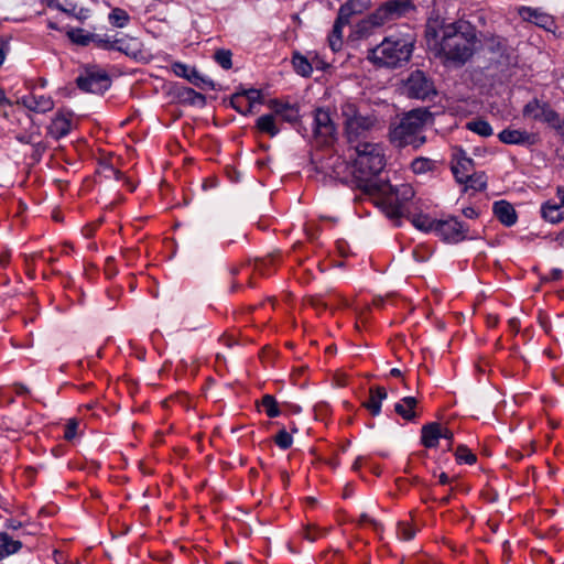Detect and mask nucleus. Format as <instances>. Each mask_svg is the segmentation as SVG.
Here are the masks:
<instances>
[{"mask_svg":"<svg viewBox=\"0 0 564 564\" xmlns=\"http://www.w3.org/2000/svg\"><path fill=\"white\" fill-rule=\"evenodd\" d=\"M555 240L561 247L564 248V228L558 232Z\"/></svg>","mask_w":564,"mask_h":564,"instance_id":"774afa93","label":"nucleus"},{"mask_svg":"<svg viewBox=\"0 0 564 564\" xmlns=\"http://www.w3.org/2000/svg\"><path fill=\"white\" fill-rule=\"evenodd\" d=\"M522 116L525 119L545 123L564 138V118L547 101L532 98L523 106Z\"/></svg>","mask_w":564,"mask_h":564,"instance_id":"423d86ee","label":"nucleus"},{"mask_svg":"<svg viewBox=\"0 0 564 564\" xmlns=\"http://www.w3.org/2000/svg\"><path fill=\"white\" fill-rule=\"evenodd\" d=\"M272 109L276 120L295 123L300 118V110L296 105L282 104L274 100L272 102Z\"/></svg>","mask_w":564,"mask_h":564,"instance_id":"6ab92c4d","label":"nucleus"},{"mask_svg":"<svg viewBox=\"0 0 564 564\" xmlns=\"http://www.w3.org/2000/svg\"><path fill=\"white\" fill-rule=\"evenodd\" d=\"M435 169V161L427 158H416L411 163V170L414 174H424Z\"/></svg>","mask_w":564,"mask_h":564,"instance_id":"473e14b6","label":"nucleus"},{"mask_svg":"<svg viewBox=\"0 0 564 564\" xmlns=\"http://www.w3.org/2000/svg\"><path fill=\"white\" fill-rule=\"evenodd\" d=\"M109 23L112 26L122 29L126 28L130 22V15L121 8H115L108 15Z\"/></svg>","mask_w":564,"mask_h":564,"instance_id":"c85d7f7f","label":"nucleus"},{"mask_svg":"<svg viewBox=\"0 0 564 564\" xmlns=\"http://www.w3.org/2000/svg\"><path fill=\"white\" fill-rule=\"evenodd\" d=\"M417 400L414 397H404L394 404V411L405 421H413L416 417L414 411Z\"/></svg>","mask_w":564,"mask_h":564,"instance_id":"b1692460","label":"nucleus"},{"mask_svg":"<svg viewBox=\"0 0 564 564\" xmlns=\"http://www.w3.org/2000/svg\"><path fill=\"white\" fill-rule=\"evenodd\" d=\"M14 389H15V392H17L18 394H26V393H29V389H28L25 386L20 384V383H19V384H15V386H14Z\"/></svg>","mask_w":564,"mask_h":564,"instance_id":"0e129e2a","label":"nucleus"},{"mask_svg":"<svg viewBox=\"0 0 564 564\" xmlns=\"http://www.w3.org/2000/svg\"><path fill=\"white\" fill-rule=\"evenodd\" d=\"M412 224L419 230L424 232L435 231L437 220L431 219L427 215H415L412 217Z\"/></svg>","mask_w":564,"mask_h":564,"instance_id":"72a5a7b5","label":"nucleus"},{"mask_svg":"<svg viewBox=\"0 0 564 564\" xmlns=\"http://www.w3.org/2000/svg\"><path fill=\"white\" fill-rule=\"evenodd\" d=\"M463 215L466 217V218H477L478 217V210L474 207H466L463 209Z\"/></svg>","mask_w":564,"mask_h":564,"instance_id":"052dcab7","label":"nucleus"},{"mask_svg":"<svg viewBox=\"0 0 564 564\" xmlns=\"http://www.w3.org/2000/svg\"><path fill=\"white\" fill-rule=\"evenodd\" d=\"M500 142L510 145H533L536 142V137L525 130L520 129H503L498 133Z\"/></svg>","mask_w":564,"mask_h":564,"instance_id":"ddd939ff","label":"nucleus"},{"mask_svg":"<svg viewBox=\"0 0 564 564\" xmlns=\"http://www.w3.org/2000/svg\"><path fill=\"white\" fill-rule=\"evenodd\" d=\"M466 188H471L474 191L480 192L486 189L487 187V177L485 173H470V175L464 181Z\"/></svg>","mask_w":564,"mask_h":564,"instance_id":"2f4dec72","label":"nucleus"},{"mask_svg":"<svg viewBox=\"0 0 564 564\" xmlns=\"http://www.w3.org/2000/svg\"><path fill=\"white\" fill-rule=\"evenodd\" d=\"M246 98H243V94L240 91L234 94L230 98V105L235 110H237L241 115H249L252 112V109L249 108V105L246 104Z\"/></svg>","mask_w":564,"mask_h":564,"instance_id":"4c0bfd02","label":"nucleus"},{"mask_svg":"<svg viewBox=\"0 0 564 564\" xmlns=\"http://www.w3.org/2000/svg\"><path fill=\"white\" fill-rule=\"evenodd\" d=\"M77 427H78V422L76 420H74V419L68 420L65 425L64 438L67 441L73 440L76 436Z\"/></svg>","mask_w":564,"mask_h":564,"instance_id":"3c124183","label":"nucleus"},{"mask_svg":"<svg viewBox=\"0 0 564 564\" xmlns=\"http://www.w3.org/2000/svg\"><path fill=\"white\" fill-rule=\"evenodd\" d=\"M344 118L345 133L349 144L361 142V138L376 128L378 118L372 112H361L357 105L346 100L340 106Z\"/></svg>","mask_w":564,"mask_h":564,"instance_id":"39448f33","label":"nucleus"},{"mask_svg":"<svg viewBox=\"0 0 564 564\" xmlns=\"http://www.w3.org/2000/svg\"><path fill=\"white\" fill-rule=\"evenodd\" d=\"M113 51L121 52L127 56L138 58L141 55V43L138 39L124 35L120 39H115Z\"/></svg>","mask_w":564,"mask_h":564,"instance_id":"aec40b11","label":"nucleus"},{"mask_svg":"<svg viewBox=\"0 0 564 564\" xmlns=\"http://www.w3.org/2000/svg\"><path fill=\"white\" fill-rule=\"evenodd\" d=\"M372 26H378L377 24L373 23L372 21V14L366 19V20H362L360 21L358 24H357V32L360 34V35H365L369 32V30L372 28Z\"/></svg>","mask_w":564,"mask_h":564,"instance_id":"864d4df0","label":"nucleus"},{"mask_svg":"<svg viewBox=\"0 0 564 564\" xmlns=\"http://www.w3.org/2000/svg\"><path fill=\"white\" fill-rule=\"evenodd\" d=\"M89 14H90V10L88 8H79L75 10V14L73 15V18H75L76 20L80 21V22H84L85 20H87L89 18Z\"/></svg>","mask_w":564,"mask_h":564,"instance_id":"4d7b16f0","label":"nucleus"},{"mask_svg":"<svg viewBox=\"0 0 564 564\" xmlns=\"http://www.w3.org/2000/svg\"><path fill=\"white\" fill-rule=\"evenodd\" d=\"M274 443L281 448V449H288L293 444L292 435L285 430L282 429L279 431V433L274 436Z\"/></svg>","mask_w":564,"mask_h":564,"instance_id":"a19ab883","label":"nucleus"},{"mask_svg":"<svg viewBox=\"0 0 564 564\" xmlns=\"http://www.w3.org/2000/svg\"><path fill=\"white\" fill-rule=\"evenodd\" d=\"M292 64H293V67L295 69V72L303 76V77H310L312 72H313V67L311 65V63L307 61L306 57H304L303 55L296 53L293 55V58H292Z\"/></svg>","mask_w":564,"mask_h":564,"instance_id":"7c9ffc66","label":"nucleus"},{"mask_svg":"<svg viewBox=\"0 0 564 564\" xmlns=\"http://www.w3.org/2000/svg\"><path fill=\"white\" fill-rule=\"evenodd\" d=\"M62 6H56V9L69 17H73L75 14L77 4L69 0H62Z\"/></svg>","mask_w":564,"mask_h":564,"instance_id":"5fc2aeb1","label":"nucleus"},{"mask_svg":"<svg viewBox=\"0 0 564 564\" xmlns=\"http://www.w3.org/2000/svg\"><path fill=\"white\" fill-rule=\"evenodd\" d=\"M441 438H444L448 442V449H451L452 447V444H453V438H454V433L447 429V427H443L441 425Z\"/></svg>","mask_w":564,"mask_h":564,"instance_id":"13d9d810","label":"nucleus"},{"mask_svg":"<svg viewBox=\"0 0 564 564\" xmlns=\"http://www.w3.org/2000/svg\"><path fill=\"white\" fill-rule=\"evenodd\" d=\"M438 482L442 485H447L449 482V477L445 473H441L438 476Z\"/></svg>","mask_w":564,"mask_h":564,"instance_id":"338daca9","label":"nucleus"},{"mask_svg":"<svg viewBox=\"0 0 564 564\" xmlns=\"http://www.w3.org/2000/svg\"><path fill=\"white\" fill-rule=\"evenodd\" d=\"M72 112L59 110L47 127V134L55 140L66 137L72 130Z\"/></svg>","mask_w":564,"mask_h":564,"instance_id":"f8f14e48","label":"nucleus"},{"mask_svg":"<svg viewBox=\"0 0 564 564\" xmlns=\"http://www.w3.org/2000/svg\"><path fill=\"white\" fill-rule=\"evenodd\" d=\"M519 15L523 21L534 23L535 25L549 30L553 25L552 17L540 9L531 7H520Z\"/></svg>","mask_w":564,"mask_h":564,"instance_id":"f3484780","label":"nucleus"},{"mask_svg":"<svg viewBox=\"0 0 564 564\" xmlns=\"http://www.w3.org/2000/svg\"><path fill=\"white\" fill-rule=\"evenodd\" d=\"M388 398V393L384 387H372L369 390V398L362 403L372 416H377L381 412V404Z\"/></svg>","mask_w":564,"mask_h":564,"instance_id":"a211bd4d","label":"nucleus"},{"mask_svg":"<svg viewBox=\"0 0 564 564\" xmlns=\"http://www.w3.org/2000/svg\"><path fill=\"white\" fill-rule=\"evenodd\" d=\"M487 324L489 327H495L498 324V317L496 315H489L487 317Z\"/></svg>","mask_w":564,"mask_h":564,"instance_id":"69168bd1","label":"nucleus"},{"mask_svg":"<svg viewBox=\"0 0 564 564\" xmlns=\"http://www.w3.org/2000/svg\"><path fill=\"white\" fill-rule=\"evenodd\" d=\"M76 84L83 91L104 94L110 87V77L105 70L88 68L76 78Z\"/></svg>","mask_w":564,"mask_h":564,"instance_id":"1a4fd4ad","label":"nucleus"},{"mask_svg":"<svg viewBox=\"0 0 564 564\" xmlns=\"http://www.w3.org/2000/svg\"><path fill=\"white\" fill-rule=\"evenodd\" d=\"M346 4L355 14H360L369 7L370 0H348Z\"/></svg>","mask_w":564,"mask_h":564,"instance_id":"a18cd8bd","label":"nucleus"},{"mask_svg":"<svg viewBox=\"0 0 564 564\" xmlns=\"http://www.w3.org/2000/svg\"><path fill=\"white\" fill-rule=\"evenodd\" d=\"M382 191L377 194H383L392 197L395 204L402 205L403 208H408L406 204L414 197V189L410 184H401L398 186L382 184Z\"/></svg>","mask_w":564,"mask_h":564,"instance_id":"4468645a","label":"nucleus"},{"mask_svg":"<svg viewBox=\"0 0 564 564\" xmlns=\"http://www.w3.org/2000/svg\"><path fill=\"white\" fill-rule=\"evenodd\" d=\"M466 129L484 138L494 134L490 123L481 118L468 121L466 123Z\"/></svg>","mask_w":564,"mask_h":564,"instance_id":"bb28decb","label":"nucleus"},{"mask_svg":"<svg viewBox=\"0 0 564 564\" xmlns=\"http://www.w3.org/2000/svg\"><path fill=\"white\" fill-rule=\"evenodd\" d=\"M313 133L318 143L329 145L336 134V127L330 113L324 108H317L314 112Z\"/></svg>","mask_w":564,"mask_h":564,"instance_id":"6e6552de","label":"nucleus"},{"mask_svg":"<svg viewBox=\"0 0 564 564\" xmlns=\"http://www.w3.org/2000/svg\"><path fill=\"white\" fill-rule=\"evenodd\" d=\"M435 232L444 241L458 243L467 238L468 228L455 217L437 220Z\"/></svg>","mask_w":564,"mask_h":564,"instance_id":"9b49d317","label":"nucleus"},{"mask_svg":"<svg viewBox=\"0 0 564 564\" xmlns=\"http://www.w3.org/2000/svg\"><path fill=\"white\" fill-rule=\"evenodd\" d=\"M93 43L104 50L113 51L115 39L109 35L93 34Z\"/></svg>","mask_w":564,"mask_h":564,"instance_id":"37998d69","label":"nucleus"},{"mask_svg":"<svg viewBox=\"0 0 564 564\" xmlns=\"http://www.w3.org/2000/svg\"><path fill=\"white\" fill-rule=\"evenodd\" d=\"M358 523L361 525H370L376 532H379L382 528L381 524L377 520H375L367 513L360 514V517L358 519Z\"/></svg>","mask_w":564,"mask_h":564,"instance_id":"09e8293b","label":"nucleus"},{"mask_svg":"<svg viewBox=\"0 0 564 564\" xmlns=\"http://www.w3.org/2000/svg\"><path fill=\"white\" fill-rule=\"evenodd\" d=\"M562 276H563V271L558 268H554L550 271L547 280L558 281L562 279Z\"/></svg>","mask_w":564,"mask_h":564,"instance_id":"bf43d9fd","label":"nucleus"},{"mask_svg":"<svg viewBox=\"0 0 564 564\" xmlns=\"http://www.w3.org/2000/svg\"><path fill=\"white\" fill-rule=\"evenodd\" d=\"M413 10L414 4L410 0H388L372 13V21L377 25H383Z\"/></svg>","mask_w":564,"mask_h":564,"instance_id":"0eeeda50","label":"nucleus"},{"mask_svg":"<svg viewBox=\"0 0 564 564\" xmlns=\"http://www.w3.org/2000/svg\"><path fill=\"white\" fill-rule=\"evenodd\" d=\"M416 528L405 521L398 523L397 535L402 541H410L415 536Z\"/></svg>","mask_w":564,"mask_h":564,"instance_id":"58836bf2","label":"nucleus"},{"mask_svg":"<svg viewBox=\"0 0 564 564\" xmlns=\"http://www.w3.org/2000/svg\"><path fill=\"white\" fill-rule=\"evenodd\" d=\"M333 167H334L333 176L335 178H339V180L344 181L345 177L341 176V174L344 172H346V170L348 169L347 163L344 160H341L340 158H336L334 160Z\"/></svg>","mask_w":564,"mask_h":564,"instance_id":"49530a36","label":"nucleus"},{"mask_svg":"<svg viewBox=\"0 0 564 564\" xmlns=\"http://www.w3.org/2000/svg\"><path fill=\"white\" fill-rule=\"evenodd\" d=\"M326 534V529H321L317 527H307L305 529L304 536L306 540L314 542L321 536H324Z\"/></svg>","mask_w":564,"mask_h":564,"instance_id":"c03bdc74","label":"nucleus"},{"mask_svg":"<svg viewBox=\"0 0 564 564\" xmlns=\"http://www.w3.org/2000/svg\"><path fill=\"white\" fill-rule=\"evenodd\" d=\"M354 148L356 158L351 174L355 185L367 194H377L383 189L377 178L386 165L382 149L379 144L370 142H358Z\"/></svg>","mask_w":564,"mask_h":564,"instance_id":"f03ea898","label":"nucleus"},{"mask_svg":"<svg viewBox=\"0 0 564 564\" xmlns=\"http://www.w3.org/2000/svg\"><path fill=\"white\" fill-rule=\"evenodd\" d=\"M474 171V160L468 158L465 151L459 150L455 154V162L452 163V172L454 177L459 184H463L464 181L473 173Z\"/></svg>","mask_w":564,"mask_h":564,"instance_id":"dca6fc26","label":"nucleus"},{"mask_svg":"<svg viewBox=\"0 0 564 564\" xmlns=\"http://www.w3.org/2000/svg\"><path fill=\"white\" fill-rule=\"evenodd\" d=\"M429 118L427 110H411L391 129L390 141L398 148L411 145L413 149H419L426 141L422 132Z\"/></svg>","mask_w":564,"mask_h":564,"instance_id":"7ed1b4c3","label":"nucleus"},{"mask_svg":"<svg viewBox=\"0 0 564 564\" xmlns=\"http://www.w3.org/2000/svg\"><path fill=\"white\" fill-rule=\"evenodd\" d=\"M0 105L11 106L10 99L7 98L4 90L0 87Z\"/></svg>","mask_w":564,"mask_h":564,"instance_id":"680f3d73","label":"nucleus"},{"mask_svg":"<svg viewBox=\"0 0 564 564\" xmlns=\"http://www.w3.org/2000/svg\"><path fill=\"white\" fill-rule=\"evenodd\" d=\"M346 24L339 22V21H335L334 23V26H333V31H332V34L329 35V46L330 48L336 52V51H339L341 48V45H343V28L345 26Z\"/></svg>","mask_w":564,"mask_h":564,"instance_id":"f704fd0d","label":"nucleus"},{"mask_svg":"<svg viewBox=\"0 0 564 564\" xmlns=\"http://www.w3.org/2000/svg\"><path fill=\"white\" fill-rule=\"evenodd\" d=\"M9 52V40L0 37V67L2 66L6 56Z\"/></svg>","mask_w":564,"mask_h":564,"instance_id":"6e6d98bb","label":"nucleus"},{"mask_svg":"<svg viewBox=\"0 0 564 564\" xmlns=\"http://www.w3.org/2000/svg\"><path fill=\"white\" fill-rule=\"evenodd\" d=\"M19 102L29 110L37 113H45L54 108V100L50 96L37 95L35 93L23 96Z\"/></svg>","mask_w":564,"mask_h":564,"instance_id":"2eb2a0df","label":"nucleus"},{"mask_svg":"<svg viewBox=\"0 0 564 564\" xmlns=\"http://www.w3.org/2000/svg\"><path fill=\"white\" fill-rule=\"evenodd\" d=\"M412 51V42L391 36L386 37L379 45L370 48L367 58L379 67L395 68L409 62Z\"/></svg>","mask_w":564,"mask_h":564,"instance_id":"20e7f679","label":"nucleus"},{"mask_svg":"<svg viewBox=\"0 0 564 564\" xmlns=\"http://www.w3.org/2000/svg\"><path fill=\"white\" fill-rule=\"evenodd\" d=\"M243 94V98H246V104L249 105V108H253L254 104H261L262 102V95L259 89L250 88V89H243L240 91Z\"/></svg>","mask_w":564,"mask_h":564,"instance_id":"79ce46f5","label":"nucleus"},{"mask_svg":"<svg viewBox=\"0 0 564 564\" xmlns=\"http://www.w3.org/2000/svg\"><path fill=\"white\" fill-rule=\"evenodd\" d=\"M556 195L558 198V204L564 206V187L563 186H558L556 188Z\"/></svg>","mask_w":564,"mask_h":564,"instance_id":"e2e57ef3","label":"nucleus"},{"mask_svg":"<svg viewBox=\"0 0 564 564\" xmlns=\"http://www.w3.org/2000/svg\"><path fill=\"white\" fill-rule=\"evenodd\" d=\"M256 128L260 132L265 133V134L270 135L271 138L278 135V133L280 132V128L278 127L276 118H275L274 113H267V115L260 116L257 119Z\"/></svg>","mask_w":564,"mask_h":564,"instance_id":"393cba45","label":"nucleus"},{"mask_svg":"<svg viewBox=\"0 0 564 564\" xmlns=\"http://www.w3.org/2000/svg\"><path fill=\"white\" fill-rule=\"evenodd\" d=\"M541 216L544 220L551 224H557L564 219V206L558 203L547 200L541 206Z\"/></svg>","mask_w":564,"mask_h":564,"instance_id":"5701e85b","label":"nucleus"},{"mask_svg":"<svg viewBox=\"0 0 564 564\" xmlns=\"http://www.w3.org/2000/svg\"><path fill=\"white\" fill-rule=\"evenodd\" d=\"M22 547L20 540L13 539L7 532L0 533V560L17 553Z\"/></svg>","mask_w":564,"mask_h":564,"instance_id":"a878e982","label":"nucleus"},{"mask_svg":"<svg viewBox=\"0 0 564 564\" xmlns=\"http://www.w3.org/2000/svg\"><path fill=\"white\" fill-rule=\"evenodd\" d=\"M455 458L458 464L473 465L476 463V455L465 445L457 446L455 451Z\"/></svg>","mask_w":564,"mask_h":564,"instance_id":"e433bc0d","label":"nucleus"},{"mask_svg":"<svg viewBox=\"0 0 564 564\" xmlns=\"http://www.w3.org/2000/svg\"><path fill=\"white\" fill-rule=\"evenodd\" d=\"M405 89L411 98L429 99L436 94L433 82L421 70L413 72L405 83Z\"/></svg>","mask_w":564,"mask_h":564,"instance_id":"9d476101","label":"nucleus"},{"mask_svg":"<svg viewBox=\"0 0 564 564\" xmlns=\"http://www.w3.org/2000/svg\"><path fill=\"white\" fill-rule=\"evenodd\" d=\"M352 15H355V12L345 3L339 8L336 20L347 25L350 23V18Z\"/></svg>","mask_w":564,"mask_h":564,"instance_id":"de8ad7c7","label":"nucleus"},{"mask_svg":"<svg viewBox=\"0 0 564 564\" xmlns=\"http://www.w3.org/2000/svg\"><path fill=\"white\" fill-rule=\"evenodd\" d=\"M384 212L391 219L405 217L410 214L409 208H403L402 205L395 204L392 197L387 196L384 202Z\"/></svg>","mask_w":564,"mask_h":564,"instance_id":"cd10ccee","label":"nucleus"},{"mask_svg":"<svg viewBox=\"0 0 564 564\" xmlns=\"http://www.w3.org/2000/svg\"><path fill=\"white\" fill-rule=\"evenodd\" d=\"M426 45L435 57L444 65L460 67L475 54L477 34L467 21L444 23L438 28L427 25L425 29Z\"/></svg>","mask_w":564,"mask_h":564,"instance_id":"f257e3e1","label":"nucleus"},{"mask_svg":"<svg viewBox=\"0 0 564 564\" xmlns=\"http://www.w3.org/2000/svg\"><path fill=\"white\" fill-rule=\"evenodd\" d=\"M94 33H87L85 30L80 28L76 29H69L66 32L67 37L75 44L87 46L89 43H91Z\"/></svg>","mask_w":564,"mask_h":564,"instance_id":"c756f323","label":"nucleus"},{"mask_svg":"<svg viewBox=\"0 0 564 564\" xmlns=\"http://www.w3.org/2000/svg\"><path fill=\"white\" fill-rule=\"evenodd\" d=\"M492 210L497 219L505 226L511 227L517 223V214L510 203L506 200L496 202Z\"/></svg>","mask_w":564,"mask_h":564,"instance_id":"412c9836","label":"nucleus"},{"mask_svg":"<svg viewBox=\"0 0 564 564\" xmlns=\"http://www.w3.org/2000/svg\"><path fill=\"white\" fill-rule=\"evenodd\" d=\"M232 54L229 50H217L215 52L214 58L215 61L224 68L230 69L232 66L231 62Z\"/></svg>","mask_w":564,"mask_h":564,"instance_id":"ea45409f","label":"nucleus"},{"mask_svg":"<svg viewBox=\"0 0 564 564\" xmlns=\"http://www.w3.org/2000/svg\"><path fill=\"white\" fill-rule=\"evenodd\" d=\"M172 69H173V72H174V74L176 76L184 77V78H187V79H188V76H189V70H192L191 67H188L186 64L181 63V62H175L172 65Z\"/></svg>","mask_w":564,"mask_h":564,"instance_id":"603ef678","label":"nucleus"},{"mask_svg":"<svg viewBox=\"0 0 564 564\" xmlns=\"http://www.w3.org/2000/svg\"><path fill=\"white\" fill-rule=\"evenodd\" d=\"M188 80L196 86H200L202 84L205 86H213V83L210 80H206L205 78H203L199 72L195 68H192V70H189Z\"/></svg>","mask_w":564,"mask_h":564,"instance_id":"8fccbe9b","label":"nucleus"},{"mask_svg":"<svg viewBox=\"0 0 564 564\" xmlns=\"http://www.w3.org/2000/svg\"><path fill=\"white\" fill-rule=\"evenodd\" d=\"M441 424L437 422L427 423L421 430V443L426 448H434L441 440Z\"/></svg>","mask_w":564,"mask_h":564,"instance_id":"4be33fe9","label":"nucleus"},{"mask_svg":"<svg viewBox=\"0 0 564 564\" xmlns=\"http://www.w3.org/2000/svg\"><path fill=\"white\" fill-rule=\"evenodd\" d=\"M261 406L269 417H276L280 415V409L275 398L271 394H265L261 399Z\"/></svg>","mask_w":564,"mask_h":564,"instance_id":"c9c22d12","label":"nucleus"}]
</instances>
